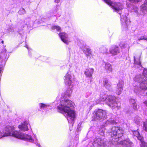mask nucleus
Wrapping results in <instances>:
<instances>
[{
    "mask_svg": "<svg viewBox=\"0 0 147 147\" xmlns=\"http://www.w3.org/2000/svg\"><path fill=\"white\" fill-rule=\"evenodd\" d=\"M144 129L145 131L147 132V120L144 123Z\"/></svg>",
    "mask_w": 147,
    "mask_h": 147,
    "instance_id": "29",
    "label": "nucleus"
},
{
    "mask_svg": "<svg viewBox=\"0 0 147 147\" xmlns=\"http://www.w3.org/2000/svg\"><path fill=\"white\" fill-rule=\"evenodd\" d=\"M136 13H138V11L137 10H136Z\"/></svg>",
    "mask_w": 147,
    "mask_h": 147,
    "instance_id": "42",
    "label": "nucleus"
},
{
    "mask_svg": "<svg viewBox=\"0 0 147 147\" xmlns=\"http://www.w3.org/2000/svg\"><path fill=\"white\" fill-rule=\"evenodd\" d=\"M100 52L103 53H109L107 52V49L105 47H101L100 48Z\"/></svg>",
    "mask_w": 147,
    "mask_h": 147,
    "instance_id": "24",
    "label": "nucleus"
},
{
    "mask_svg": "<svg viewBox=\"0 0 147 147\" xmlns=\"http://www.w3.org/2000/svg\"><path fill=\"white\" fill-rule=\"evenodd\" d=\"M142 0H129L131 3H136L139 2L141 1Z\"/></svg>",
    "mask_w": 147,
    "mask_h": 147,
    "instance_id": "30",
    "label": "nucleus"
},
{
    "mask_svg": "<svg viewBox=\"0 0 147 147\" xmlns=\"http://www.w3.org/2000/svg\"><path fill=\"white\" fill-rule=\"evenodd\" d=\"M83 51L84 53L87 58L92 54V52L91 51V49L88 48H86L85 49H84Z\"/></svg>",
    "mask_w": 147,
    "mask_h": 147,
    "instance_id": "20",
    "label": "nucleus"
},
{
    "mask_svg": "<svg viewBox=\"0 0 147 147\" xmlns=\"http://www.w3.org/2000/svg\"><path fill=\"white\" fill-rule=\"evenodd\" d=\"M64 78V82L65 84L69 87V89L67 91L65 94L69 97L70 96L72 92L71 88L73 86L74 79L72 76L69 74L68 73L66 74Z\"/></svg>",
    "mask_w": 147,
    "mask_h": 147,
    "instance_id": "5",
    "label": "nucleus"
},
{
    "mask_svg": "<svg viewBox=\"0 0 147 147\" xmlns=\"http://www.w3.org/2000/svg\"><path fill=\"white\" fill-rule=\"evenodd\" d=\"M136 100L131 98L129 100V102L132 105V107L134 109L136 110H137V105L136 102Z\"/></svg>",
    "mask_w": 147,
    "mask_h": 147,
    "instance_id": "17",
    "label": "nucleus"
},
{
    "mask_svg": "<svg viewBox=\"0 0 147 147\" xmlns=\"http://www.w3.org/2000/svg\"><path fill=\"white\" fill-rule=\"evenodd\" d=\"M141 89L142 90H147V89H142L141 88L140 85V84L135 86L134 90L136 92H138L140 91Z\"/></svg>",
    "mask_w": 147,
    "mask_h": 147,
    "instance_id": "22",
    "label": "nucleus"
},
{
    "mask_svg": "<svg viewBox=\"0 0 147 147\" xmlns=\"http://www.w3.org/2000/svg\"><path fill=\"white\" fill-rule=\"evenodd\" d=\"M105 69L108 73L111 72L112 71V67L111 65L109 63H106L105 65Z\"/></svg>",
    "mask_w": 147,
    "mask_h": 147,
    "instance_id": "19",
    "label": "nucleus"
},
{
    "mask_svg": "<svg viewBox=\"0 0 147 147\" xmlns=\"http://www.w3.org/2000/svg\"><path fill=\"white\" fill-rule=\"evenodd\" d=\"M137 40L139 41L140 40H144L147 41V36L144 35L143 36H142L140 37L139 36H137Z\"/></svg>",
    "mask_w": 147,
    "mask_h": 147,
    "instance_id": "23",
    "label": "nucleus"
},
{
    "mask_svg": "<svg viewBox=\"0 0 147 147\" xmlns=\"http://www.w3.org/2000/svg\"><path fill=\"white\" fill-rule=\"evenodd\" d=\"M9 29H11V27H10V28H9Z\"/></svg>",
    "mask_w": 147,
    "mask_h": 147,
    "instance_id": "44",
    "label": "nucleus"
},
{
    "mask_svg": "<svg viewBox=\"0 0 147 147\" xmlns=\"http://www.w3.org/2000/svg\"><path fill=\"white\" fill-rule=\"evenodd\" d=\"M140 57H139L138 59H136L135 56H134V65L135 66V67L141 66V62L140 61Z\"/></svg>",
    "mask_w": 147,
    "mask_h": 147,
    "instance_id": "21",
    "label": "nucleus"
},
{
    "mask_svg": "<svg viewBox=\"0 0 147 147\" xmlns=\"http://www.w3.org/2000/svg\"><path fill=\"white\" fill-rule=\"evenodd\" d=\"M110 123L111 124H115L116 123V122L114 120H112L111 119H109V120H108L107 121H106L105 123L107 124H108Z\"/></svg>",
    "mask_w": 147,
    "mask_h": 147,
    "instance_id": "27",
    "label": "nucleus"
},
{
    "mask_svg": "<svg viewBox=\"0 0 147 147\" xmlns=\"http://www.w3.org/2000/svg\"><path fill=\"white\" fill-rule=\"evenodd\" d=\"M1 43H2L3 44V43H4V41L3 40H2V41H1Z\"/></svg>",
    "mask_w": 147,
    "mask_h": 147,
    "instance_id": "40",
    "label": "nucleus"
},
{
    "mask_svg": "<svg viewBox=\"0 0 147 147\" xmlns=\"http://www.w3.org/2000/svg\"><path fill=\"white\" fill-rule=\"evenodd\" d=\"M107 100L108 101L109 105L113 109H116L118 110L120 107V105L115 101V96L110 95L108 97Z\"/></svg>",
    "mask_w": 147,
    "mask_h": 147,
    "instance_id": "7",
    "label": "nucleus"
},
{
    "mask_svg": "<svg viewBox=\"0 0 147 147\" xmlns=\"http://www.w3.org/2000/svg\"><path fill=\"white\" fill-rule=\"evenodd\" d=\"M107 143L106 140L98 138L93 142L92 147H107Z\"/></svg>",
    "mask_w": 147,
    "mask_h": 147,
    "instance_id": "9",
    "label": "nucleus"
},
{
    "mask_svg": "<svg viewBox=\"0 0 147 147\" xmlns=\"http://www.w3.org/2000/svg\"><path fill=\"white\" fill-rule=\"evenodd\" d=\"M141 11L143 13V14L147 13V0H145L144 4L141 6Z\"/></svg>",
    "mask_w": 147,
    "mask_h": 147,
    "instance_id": "18",
    "label": "nucleus"
},
{
    "mask_svg": "<svg viewBox=\"0 0 147 147\" xmlns=\"http://www.w3.org/2000/svg\"><path fill=\"white\" fill-rule=\"evenodd\" d=\"M39 106L41 108H46L47 107V105L45 104L40 103L39 104Z\"/></svg>",
    "mask_w": 147,
    "mask_h": 147,
    "instance_id": "32",
    "label": "nucleus"
},
{
    "mask_svg": "<svg viewBox=\"0 0 147 147\" xmlns=\"http://www.w3.org/2000/svg\"><path fill=\"white\" fill-rule=\"evenodd\" d=\"M125 44L124 42H121L119 44V46L121 48H123L125 47Z\"/></svg>",
    "mask_w": 147,
    "mask_h": 147,
    "instance_id": "33",
    "label": "nucleus"
},
{
    "mask_svg": "<svg viewBox=\"0 0 147 147\" xmlns=\"http://www.w3.org/2000/svg\"><path fill=\"white\" fill-rule=\"evenodd\" d=\"M59 36L61 38L62 41L66 44H68V36L67 34L65 32H60Z\"/></svg>",
    "mask_w": 147,
    "mask_h": 147,
    "instance_id": "13",
    "label": "nucleus"
},
{
    "mask_svg": "<svg viewBox=\"0 0 147 147\" xmlns=\"http://www.w3.org/2000/svg\"><path fill=\"white\" fill-rule=\"evenodd\" d=\"M103 0L111 6L115 11H119L123 9V5L120 3L112 2L111 0Z\"/></svg>",
    "mask_w": 147,
    "mask_h": 147,
    "instance_id": "6",
    "label": "nucleus"
},
{
    "mask_svg": "<svg viewBox=\"0 0 147 147\" xmlns=\"http://www.w3.org/2000/svg\"><path fill=\"white\" fill-rule=\"evenodd\" d=\"M60 0H55V2L57 3H58L59 2Z\"/></svg>",
    "mask_w": 147,
    "mask_h": 147,
    "instance_id": "38",
    "label": "nucleus"
},
{
    "mask_svg": "<svg viewBox=\"0 0 147 147\" xmlns=\"http://www.w3.org/2000/svg\"><path fill=\"white\" fill-rule=\"evenodd\" d=\"M119 53V47L116 46H114L110 49L109 53L115 55H117Z\"/></svg>",
    "mask_w": 147,
    "mask_h": 147,
    "instance_id": "12",
    "label": "nucleus"
},
{
    "mask_svg": "<svg viewBox=\"0 0 147 147\" xmlns=\"http://www.w3.org/2000/svg\"><path fill=\"white\" fill-rule=\"evenodd\" d=\"M52 29L53 30L56 29L57 31H59L61 29V28L59 26H55L52 27Z\"/></svg>",
    "mask_w": 147,
    "mask_h": 147,
    "instance_id": "28",
    "label": "nucleus"
},
{
    "mask_svg": "<svg viewBox=\"0 0 147 147\" xmlns=\"http://www.w3.org/2000/svg\"><path fill=\"white\" fill-rule=\"evenodd\" d=\"M108 98L107 96L105 95L101 96L100 94V97L98 99H96L95 101L96 104H97L100 103L101 102L105 101L106 99Z\"/></svg>",
    "mask_w": 147,
    "mask_h": 147,
    "instance_id": "16",
    "label": "nucleus"
},
{
    "mask_svg": "<svg viewBox=\"0 0 147 147\" xmlns=\"http://www.w3.org/2000/svg\"><path fill=\"white\" fill-rule=\"evenodd\" d=\"M25 47L28 49V46L27 45H26Z\"/></svg>",
    "mask_w": 147,
    "mask_h": 147,
    "instance_id": "39",
    "label": "nucleus"
},
{
    "mask_svg": "<svg viewBox=\"0 0 147 147\" xmlns=\"http://www.w3.org/2000/svg\"><path fill=\"white\" fill-rule=\"evenodd\" d=\"M28 121H25L22 123L21 125L19 126V128L20 129L23 131H27L28 130V126H30Z\"/></svg>",
    "mask_w": 147,
    "mask_h": 147,
    "instance_id": "14",
    "label": "nucleus"
},
{
    "mask_svg": "<svg viewBox=\"0 0 147 147\" xmlns=\"http://www.w3.org/2000/svg\"><path fill=\"white\" fill-rule=\"evenodd\" d=\"M123 82L122 80H119L117 84V88L116 89V93L118 95L120 94L123 90Z\"/></svg>",
    "mask_w": 147,
    "mask_h": 147,
    "instance_id": "11",
    "label": "nucleus"
},
{
    "mask_svg": "<svg viewBox=\"0 0 147 147\" xmlns=\"http://www.w3.org/2000/svg\"><path fill=\"white\" fill-rule=\"evenodd\" d=\"M102 84L105 88L110 91H112L113 89L112 87V83L107 78H104L102 82Z\"/></svg>",
    "mask_w": 147,
    "mask_h": 147,
    "instance_id": "10",
    "label": "nucleus"
},
{
    "mask_svg": "<svg viewBox=\"0 0 147 147\" xmlns=\"http://www.w3.org/2000/svg\"><path fill=\"white\" fill-rule=\"evenodd\" d=\"M73 107L72 102L69 100H62L57 107L59 112L64 113V115L67 117L69 123L71 124L74 123L73 121L75 117V112L72 109Z\"/></svg>",
    "mask_w": 147,
    "mask_h": 147,
    "instance_id": "1",
    "label": "nucleus"
},
{
    "mask_svg": "<svg viewBox=\"0 0 147 147\" xmlns=\"http://www.w3.org/2000/svg\"><path fill=\"white\" fill-rule=\"evenodd\" d=\"M143 103L147 107V100H145L143 102Z\"/></svg>",
    "mask_w": 147,
    "mask_h": 147,
    "instance_id": "37",
    "label": "nucleus"
},
{
    "mask_svg": "<svg viewBox=\"0 0 147 147\" xmlns=\"http://www.w3.org/2000/svg\"><path fill=\"white\" fill-rule=\"evenodd\" d=\"M127 19V17L125 16H124V18H123V20H122V16H121V20L122 22H123V20L126 22V20Z\"/></svg>",
    "mask_w": 147,
    "mask_h": 147,
    "instance_id": "36",
    "label": "nucleus"
},
{
    "mask_svg": "<svg viewBox=\"0 0 147 147\" xmlns=\"http://www.w3.org/2000/svg\"><path fill=\"white\" fill-rule=\"evenodd\" d=\"M133 134L134 135V136H136V137L139 136V135L140 134L139 132L137 131H135L134 132Z\"/></svg>",
    "mask_w": 147,
    "mask_h": 147,
    "instance_id": "34",
    "label": "nucleus"
},
{
    "mask_svg": "<svg viewBox=\"0 0 147 147\" xmlns=\"http://www.w3.org/2000/svg\"><path fill=\"white\" fill-rule=\"evenodd\" d=\"M141 147H147V144L144 141L142 142L140 144Z\"/></svg>",
    "mask_w": 147,
    "mask_h": 147,
    "instance_id": "31",
    "label": "nucleus"
},
{
    "mask_svg": "<svg viewBox=\"0 0 147 147\" xmlns=\"http://www.w3.org/2000/svg\"><path fill=\"white\" fill-rule=\"evenodd\" d=\"M14 129V127L13 126H6L5 128V130L6 132L3 134L2 137L12 136L18 139L24 140L26 141H28L32 142H34V140L30 136L17 131H13Z\"/></svg>",
    "mask_w": 147,
    "mask_h": 147,
    "instance_id": "3",
    "label": "nucleus"
},
{
    "mask_svg": "<svg viewBox=\"0 0 147 147\" xmlns=\"http://www.w3.org/2000/svg\"><path fill=\"white\" fill-rule=\"evenodd\" d=\"M107 112L106 110L98 109L94 112L95 120H100L106 118Z\"/></svg>",
    "mask_w": 147,
    "mask_h": 147,
    "instance_id": "8",
    "label": "nucleus"
},
{
    "mask_svg": "<svg viewBox=\"0 0 147 147\" xmlns=\"http://www.w3.org/2000/svg\"><path fill=\"white\" fill-rule=\"evenodd\" d=\"M140 120V117L137 116L135 117L134 119V121L137 124H138L139 123Z\"/></svg>",
    "mask_w": 147,
    "mask_h": 147,
    "instance_id": "26",
    "label": "nucleus"
},
{
    "mask_svg": "<svg viewBox=\"0 0 147 147\" xmlns=\"http://www.w3.org/2000/svg\"><path fill=\"white\" fill-rule=\"evenodd\" d=\"M94 71V69L92 68H88L86 69L84 72L85 75L88 77H91L92 76V74Z\"/></svg>",
    "mask_w": 147,
    "mask_h": 147,
    "instance_id": "15",
    "label": "nucleus"
},
{
    "mask_svg": "<svg viewBox=\"0 0 147 147\" xmlns=\"http://www.w3.org/2000/svg\"><path fill=\"white\" fill-rule=\"evenodd\" d=\"M123 129L120 127L114 126L109 130L111 137L113 138L112 143H113V142H115V144L118 143L122 145L124 147H132L133 144L129 140L127 139L118 142L119 138L123 136Z\"/></svg>",
    "mask_w": 147,
    "mask_h": 147,
    "instance_id": "2",
    "label": "nucleus"
},
{
    "mask_svg": "<svg viewBox=\"0 0 147 147\" xmlns=\"http://www.w3.org/2000/svg\"><path fill=\"white\" fill-rule=\"evenodd\" d=\"M138 140H140L141 141V142H143V137L141 136L140 134L139 136L137 137Z\"/></svg>",
    "mask_w": 147,
    "mask_h": 147,
    "instance_id": "35",
    "label": "nucleus"
},
{
    "mask_svg": "<svg viewBox=\"0 0 147 147\" xmlns=\"http://www.w3.org/2000/svg\"><path fill=\"white\" fill-rule=\"evenodd\" d=\"M134 81L139 83L142 89H147V69L144 70L142 74L136 75L134 78Z\"/></svg>",
    "mask_w": 147,
    "mask_h": 147,
    "instance_id": "4",
    "label": "nucleus"
},
{
    "mask_svg": "<svg viewBox=\"0 0 147 147\" xmlns=\"http://www.w3.org/2000/svg\"><path fill=\"white\" fill-rule=\"evenodd\" d=\"M18 12L20 15H23L26 13V11L24 8H22L20 9Z\"/></svg>",
    "mask_w": 147,
    "mask_h": 147,
    "instance_id": "25",
    "label": "nucleus"
},
{
    "mask_svg": "<svg viewBox=\"0 0 147 147\" xmlns=\"http://www.w3.org/2000/svg\"><path fill=\"white\" fill-rule=\"evenodd\" d=\"M39 146V147H40V145H39V146Z\"/></svg>",
    "mask_w": 147,
    "mask_h": 147,
    "instance_id": "43",
    "label": "nucleus"
},
{
    "mask_svg": "<svg viewBox=\"0 0 147 147\" xmlns=\"http://www.w3.org/2000/svg\"><path fill=\"white\" fill-rule=\"evenodd\" d=\"M137 15L138 16V17H139L140 16V15H139L138 14Z\"/></svg>",
    "mask_w": 147,
    "mask_h": 147,
    "instance_id": "41",
    "label": "nucleus"
}]
</instances>
